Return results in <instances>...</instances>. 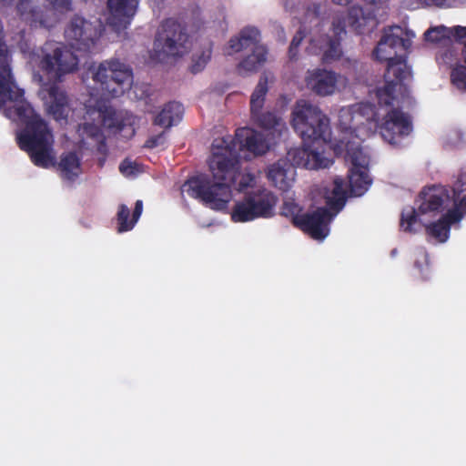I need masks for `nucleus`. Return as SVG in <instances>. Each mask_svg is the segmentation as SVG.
<instances>
[{
  "label": "nucleus",
  "mask_w": 466,
  "mask_h": 466,
  "mask_svg": "<svg viewBox=\"0 0 466 466\" xmlns=\"http://www.w3.org/2000/svg\"><path fill=\"white\" fill-rule=\"evenodd\" d=\"M415 33L400 26L385 28L372 51V58L387 62L384 79L369 90V101L354 104L370 116L384 117L381 124L383 136L390 140L394 134L406 133L411 128L410 116L400 110L408 96L406 81L411 77V70L406 62Z\"/></svg>",
  "instance_id": "nucleus-1"
},
{
  "label": "nucleus",
  "mask_w": 466,
  "mask_h": 466,
  "mask_svg": "<svg viewBox=\"0 0 466 466\" xmlns=\"http://www.w3.org/2000/svg\"><path fill=\"white\" fill-rule=\"evenodd\" d=\"M384 117L370 116L361 111L360 106H342L339 110V134L330 141L334 153L344 156L349 165V189L340 177H336L330 188L325 193L327 206L332 209L335 216L342 209L348 195L362 196L370 187L371 178L369 172L370 156L361 146L362 141L375 131L390 145H398L401 138L412 131L394 134V139H387L381 131Z\"/></svg>",
  "instance_id": "nucleus-2"
},
{
  "label": "nucleus",
  "mask_w": 466,
  "mask_h": 466,
  "mask_svg": "<svg viewBox=\"0 0 466 466\" xmlns=\"http://www.w3.org/2000/svg\"><path fill=\"white\" fill-rule=\"evenodd\" d=\"M95 85L86 104L85 122L77 130L79 148L86 147L102 150L103 129L112 132L126 129L127 136L134 134V127L138 118L124 110L116 111L103 96H118L128 90L133 84L132 71L128 66L119 61H109L93 66L87 73Z\"/></svg>",
  "instance_id": "nucleus-3"
},
{
  "label": "nucleus",
  "mask_w": 466,
  "mask_h": 466,
  "mask_svg": "<svg viewBox=\"0 0 466 466\" xmlns=\"http://www.w3.org/2000/svg\"><path fill=\"white\" fill-rule=\"evenodd\" d=\"M245 157L240 144L230 137L216 138L212 144L209 170L212 180L207 175H198L187 180L181 187L182 196L200 199L215 210H224L232 198L231 185L243 191L257 184V177L249 172H239V159Z\"/></svg>",
  "instance_id": "nucleus-4"
},
{
  "label": "nucleus",
  "mask_w": 466,
  "mask_h": 466,
  "mask_svg": "<svg viewBox=\"0 0 466 466\" xmlns=\"http://www.w3.org/2000/svg\"><path fill=\"white\" fill-rule=\"evenodd\" d=\"M466 214V168L461 170L451 188L434 185L419 193L414 207L405 208L400 228L407 233L422 228L437 242L447 241L451 227L460 223Z\"/></svg>",
  "instance_id": "nucleus-5"
},
{
  "label": "nucleus",
  "mask_w": 466,
  "mask_h": 466,
  "mask_svg": "<svg viewBox=\"0 0 466 466\" xmlns=\"http://www.w3.org/2000/svg\"><path fill=\"white\" fill-rule=\"evenodd\" d=\"M23 90L13 80L9 65L0 66V107L5 106V115L25 125L16 133L19 147L26 152L32 163L41 168L56 165L54 138L46 124L25 100Z\"/></svg>",
  "instance_id": "nucleus-6"
},
{
  "label": "nucleus",
  "mask_w": 466,
  "mask_h": 466,
  "mask_svg": "<svg viewBox=\"0 0 466 466\" xmlns=\"http://www.w3.org/2000/svg\"><path fill=\"white\" fill-rule=\"evenodd\" d=\"M336 133L331 137L329 117L315 105L298 101L292 110L291 125L301 137L303 145L288 151L294 165L307 169L329 167L333 157L326 152L327 143L332 148L330 141L339 134V116Z\"/></svg>",
  "instance_id": "nucleus-7"
},
{
  "label": "nucleus",
  "mask_w": 466,
  "mask_h": 466,
  "mask_svg": "<svg viewBox=\"0 0 466 466\" xmlns=\"http://www.w3.org/2000/svg\"><path fill=\"white\" fill-rule=\"evenodd\" d=\"M40 71L34 73V80L40 86L39 96L46 109L56 121L66 120L71 112L68 99L56 84L63 76L74 72L79 63L76 55L59 42H46L32 57Z\"/></svg>",
  "instance_id": "nucleus-8"
},
{
  "label": "nucleus",
  "mask_w": 466,
  "mask_h": 466,
  "mask_svg": "<svg viewBox=\"0 0 466 466\" xmlns=\"http://www.w3.org/2000/svg\"><path fill=\"white\" fill-rule=\"evenodd\" d=\"M269 80V76L263 74L250 96L251 116L261 131L242 127L236 132L235 137L245 157L265 154L288 131L281 116L269 112L262 113Z\"/></svg>",
  "instance_id": "nucleus-9"
},
{
  "label": "nucleus",
  "mask_w": 466,
  "mask_h": 466,
  "mask_svg": "<svg viewBox=\"0 0 466 466\" xmlns=\"http://www.w3.org/2000/svg\"><path fill=\"white\" fill-rule=\"evenodd\" d=\"M277 201V197L266 188L249 191L235 201L230 218L234 223H247L271 218L275 214Z\"/></svg>",
  "instance_id": "nucleus-10"
},
{
  "label": "nucleus",
  "mask_w": 466,
  "mask_h": 466,
  "mask_svg": "<svg viewBox=\"0 0 466 466\" xmlns=\"http://www.w3.org/2000/svg\"><path fill=\"white\" fill-rule=\"evenodd\" d=\"M282 215L290 218L293 223L316 240H323L329 233V224L335 217L332 209L319 208L311 213H301L300 207L292 199H286Z\"/></svg>",
  "instance_id": "nucleus-11"
},
{
  "label": "nucleus",
  "mask_w": 466,
  "mask_h": 466,
  "mask_svg": "<svg viewBox=\"0 0 466 466\" xmlns=\"http://www.w3.org/2000/svg\"><path fill=\"white\" fill-rule=\"evenodd\" d=\"M101 35V24L80 15L73 16L65 29V38L71 47L83 53L90 52Z\"/></svg>",
  "instance_id": "nucleus-12"
},
{
  "label": "nucleus",
  "mask_w": 466,
  "mask_h": 466,
  "mask_svg": "<svg viewBox=\"0 0 466 466\" xmlns=\"http://www.w3.org/2000/svg\"><path fill=\"white\" fill-rule=\"evenodd\" d=\"M345 34V24L336 15L333 17L329 33L320 35L319 31L315 32L309 40L307 50L313 55H321V59L325 62L337 59L341 55L339 40Z\"/></svg>",
  "instance_id": "nucleus-13"
},
{
  "label": "nucleus",
  "mask_w": 466,
  "mask_h": 466,
  "mask_svg": "<svg viewBox=\"0 0 466 466\" xmlns=\"http://www.w3.org/2000/svg\"><path fill=\"white\" fill-rule=\"evenodd\" d=\"M305 81L308 88L321 96H331L348 85L344 76L325 69L308 71Z\"/></svg>",
  "instance_id": "nucleus-14"
},
{
  "label": "nucleus",
  "mask_w": 466,
  "mask_h": 466,
  "mask_svg": "<svg viewBox=\"0 0 466 466\" xmlns=\"http://www.w3.org/2000/svg\"><path fill=\"white\" fill-rule=\"evenodd\" d=\"M187 36L180 30L175 29L172 34L158 37L154 44L152 60L167 63L169 58L183 56L187 52Z\"/></svg>",
  "instance_id": "nucleus-15"
},
{
  "label": "nucleus",
  "mask_w": 466,
  "mask_h": 466,
  "mask_svg": "<svg viewBox=\"0 0 466 466\" xmlns=\"http://www.w3.org/2000/svg\"><path fill=\"white\" fill-rule=\"evenodd\" d=\"M424 41L432 46L446 48L438 54V57L448 50H452L450 46L454 42H459L464 47L466 46V26L448 27L442 25L431 26L424 33Z\"/></svg>",
  "instance_id": "nucleus-16"
},
{
  "label": "nucleus",
  "mask_w": 466,
  "mask_h": 466,
  "mask_svg": "<svg viewBox=\"0 0 466 466\" xmlns=\"http://www.w3.org/2000/svg\"><path fill=\"white\" fill-rule=\"evenodd\" d=\"M368 11L356 5L349 10V25L358 34L365 31L369 24L373 21L380 10L386 8L390 0H362Z\"/></svg>",
  "instance_id": "nucleus-17"
},
{
  "label": "nucleus",
  "mask_w": 466,
  "mask_h": 466,
  "mask_svg": "<svg viewBox=\"0 0 466 466\" xmlns=\"http://www.w3.org/2000/svg\"><path fill=\"white\" fill-rule=\"evenodd\" d=\"M295 166L292 159L287 155L286 157L277 160L267 167V178L274 187L286 191L289 189L295 182Z\"/></svg>",
  "instance_id": "nucleus-18"
},
{
  "label": "nucleus",
  "mask_w": 466,
  "mask_h": 466,
  "mask_svg": "<svg viewBox=\"0 0 466 466\" xmlns=\"http://www.w3.org/2000/svg\"><path fill=\"white\" fill-rule=\"evenodd\" d=\"M137 5V0H107V23L116 30L126 28L135 15Z\"/></svg>",
  "instance_id": "nucleus-19"
},
{
  "label": "nucleus",
  "mask_w": 466,
  "mask_h": 466,
  "mask_svg": "<svg viewBox=\"0 0 466 466\" xmlns=\"http://www.w3.org/2000/svg\"><path fill=\"white\" fill-rule=\"evenodd\" d=\"M438 62L451 67V80L455 88L466 92V46L463 49V60L457 62V53L448 50L438 56Z\"/></svg>",
  "instance_id": "nucleus-20"
},
{
  "label": "nucleus",
  "mask_w": 466,
  "mask_h": 466,
  "mask_svg": "<svg viewBox=\"0 0 466 466\" xmlns=\"http://www.w3.org/2000/svg\"><path fill=\"white\" fill-rule=\"evenodd\" d=\"M260 44L259 32L256 28H246L238 35L232 37L225 49L228 56H232L242 50L253 49Z\"/></svg>",
  "instance_id": "nucleus-21"
},
{
  "label": "nucleus",
  "mask_w": 466,
  "mask_h": 466,
  "mask_svg": "<svg viewBox=\"0 0 466 466\" xmlns=\"http://www.w3.org/2000/svg\"><path fill=\"white\" fill-rule=\"evenodd\" d=\"M250 50L251 53L238 65L237 70L240 76H248L257 72L267 61L268 51L263 44L260 43Z\"/></svg>",
  "instance_id": "nucleus-22"
},
{
  "label": "nucleus",
  "mask_w": 466,
  "mask_h": 466,
  "mask_svg": "<svg viewBox=\"0 0 466 466\" xmlns=\"http://www.w3.org/2000/svg\"><path fill=\"white\" fill-rule=\"evenodd\" d=\"M17 12L24 19L35 25L38 24L47 28L54 25V22L42 18L41 11L36 9L35 0H21L17 5Z\"/></svg>",
  "instance_id": "nucleus-23"
},
{
  "label": "nucleus",
  "mask_w": 466,
  "mask_h": 466,
  "mask_svg": "<svg viewBox=\"0 0 466 466\" xmlns=\"http://www.w3.org/2000/svg\"><path fill=\"white\" fill-rule=\"evenodd\" d=\"M183 113L181 104L170 102L164 106L159 114L156 116L154 122L162 127L167 128L180 120Z\"/></svg>",
  "instance_id": "nucleus-24"
},
{
  "label": "nucleus",
  "mask_w": 466,
  "mask_h": 466,
  "mask_svg": "<svg viewBox=\"0 0 466 466\" xmlns=\"http://www.w3.org/2000/svg\"><path fill=\"white\" fill-rule=\"evenodd\" d=\"M58 167L62 176L69 180L78 177L82 172L79 157L75 152L63 154L58 163Z\"/></svg>",
  "instance_id": "nucleus-25"
},
{
  "label": "nucleus",
  "mask_w": 466,
  "mask_h": 466,
  "mask_svg": "<svg viewBox=\"0 0 466 466\" xmlns=\"http://www.w3.org/2000/svg\"><path fill=\"white\" fill-rule=\"evenodd\" d=\"M142 210L143 202L141 200H137L136 202V207L133 212V218L131 220H128L130 214L129 208L125 205H121L117 213L118 232H126L131 230L140 218Z\"/></svg>",
  "instance_id": "nucleus-26"
},
{
  "label": "nucleus",
  "mask_w": 466,
  "mask_h": 466,
  "mask_svg": "<svg viewBox=\"0 0 466 466\" xmlns=\"http://www.w3.org/2000/svg\"><path fill=\"white\" fill-rule=\"evenodd\" d=\"M211 56V49L209 46L205 47L201 51H198L193 55L192 62L189 69L192 73L202 71Z\"/></svg>",
  "instance_id": "nucleus-27"
},
{
  "label": "nucleus",
  "mask_w": 466,
  "mask_h": 466,
  "mask_svg": "<svg viewBox=\"0 0 466 466\" xmlns=\"http://www.w3.org/2000/svg\"><path fill=\"white\" fill-rule=\"evenodd\" d=\"M119 171L127 177H134L142 172V167L137 162L126 159L120 164Z\"/></svg>",
  "instance_id": "nucleus-28"
},
{
  "label": "nucleus",
  "mask_w": 466,
  "mask_h": 466,
  "mask_svg": "<svg viewBox=\"0 0 466 466\" xmlns=\"http://www.w3.org/2000/svg\"><path fill=\"white\" fill-rule=\"evenodd\" d=\"M402 3L410 9H416L424 5L449 6V0H402Z\"/></svg>",
  "instance_id": "nucleus-29"
},
{
  "label": "nucleus",
  "mask_w": 466,
  "mask_h": 466,
  "mask_svg": "<svg viewBox=\"0 0 466 466\" xmlns=\"http://www.w3.org/2000/svg\"><path fill=\"white\" fill-rule=\"evenodd\" d=\"M466 140V131L462 128L451 130L447 135V141L452 146H457Z\"/></svg>",
  "instance_id": "nucleus-30"
},
{
  "label": "nucleus",
  "mask_w": 466,
  "mask_h": 466,
  "mask_svg": "<svg viewBox=\"0 0 466 466\" xmlns=\"http://www.w3.org/2000/svg\"><path fill=\"white\" fill-rule=\"evenodd\" d=\"M55 10L64 13L71 10L72 0H47Z\"/></svg>",
  "instance_id": "nucleus-31"
},
{
  "label": "nucleus",
  "mask_w": 466,
  "mask_h": 466,
  "mask_svg": "<svg viewBox=\"0 0 466 466\" xmlns=\"http://www.w3.org/2000/svg\"><path fill=\"white\" fill-rule=\"evenodd\" d=\"M428 264V255L422 252L420 254V258H418L416 261V267L420 270V273L423 278H427L429 275Z\"/></svg>",
  "instance_id": "nucleus-32"
},
{
  "label": "nucleus",
  "mask_w": 466,
  "mask_h": 466,
  "mask_svg": "<svg viewBox=\"0 0 466 466\" xmlns=\"http://www.w3.org/2000/svg\"><path fill=\"white\" fill-rule=\"evenodd\" d=\"M15 0H0V4H3V5H11ZM7 54V47L5 44V42L3 41V26L2 25L0 24V56H6Z\"/></svg>",
  "instance_id": "nucleus-33"
},
{
  "label": "nucleus",
  "mask_w": 466,
  "mask_h": 466,
  "mask_svg": "<svg viewBox=\"0 0 466 466\" xmlns=\"http://www.w3.org/2000/svg\"><path fill=\"white\" fill-rule=\"evenodd\" d=\"M303 35L301 32H299L292 39L289 47V56L291 59H294L296 56V49L300 45L302 41Z\"/></svg>",
  "instance_id": "nucleus-34"
},
{
  "label": "nucleus",
  "mask_w": 466,
  "mask_h": 466,
  "mask_svg": "<svg viewBox=\"0 0 466 466\" xmlns=\"http://www.w3.org/2000/svg\"><path fill=\"white\" fill-rule=\"evenodd\" d=\"M164 143H165V134L163 132L156 137H150L147 141L146 146L147 147L154 148V147L162 146Z\"/></svg>",
  "instance_id": "nucleus-35"
},
{
  "label": "nucleus",
  "mask_w": 466,
  "mask_h": 466,
  "mask_svg": "<svg viewBox=\"0 0 466 466\" xmlns=\"http://www.w3.org/2000/svg\"><path fill=\"white\" fill-rule=\"evenodd\" d=\"M350 0H332V3L338 5H347Z\"/></svg>",
  "instance_id": "nucleus-36"
},
{
  "label": "nucleus",
  "mask_w": 466,
  "mask_h": 466,
  "mask_svg": "<svg viewBox=\"0 0 466 466\" xmlns=\"http://www.w3.org/2000/svg\"><path fill=\"white\" fill-rule=\"evenodd\" d=\"M318 9H319V6H315V7H314V11H313V14H314V15H319V10H318Z\"/></svg>",
  "instance_id": "nucleus-37"
}]
</instances>
